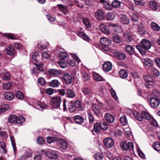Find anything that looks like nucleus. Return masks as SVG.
<instances>
[{
	"mask_svg": "<svg viewBox=\"0 0 160 160\" xmlns=\"http://www.w3.org/2000/svg\"><path fill=\"white\" fill-rule=\"evenodd\" d=\"M61 98L59 96L52 97L50 101V104L52 108H58L60 107L61 102Z\"/></svg>",
	"mask_w": 160,
	"mask_h": 160,
	"instance_id": "obj_1",
	"label": "nucleus"
},
{
	"mask_svg": "<svg viewBox=\"0 0 160 160\" xmlns=\"http://www.w3.org/2000/svg\"><path fill=\"white\" fill-rule=\"evenodd\" d=\"M150 104L153 108H155L158 106L160 101L159 98H151L150 99Z\"/></svg>",
	"mask_w": 160,
	"mask_h": 160,
	"instance_id": "obj_2",
	"label": "nucleus"
},
{
	"mask_svg": "<svg viewBox=\"0 0 160 160\" xmlns=\"http://www.w3.org/2000/svg\"><path fill=\"white\" fill-rule=\"evenodd\" d=\"M103 142L104 145L108 148L112 147L114 145L113 140L109 138H105L103 140Z\"/></svg>",
	"mask_w": 160,
	"mask_h": 160,
	"instance_id": "obj_3",
	"label": "nucleus"
},
{
	"mask_svg": "<svg viewBox=\"0 0 160 160\" xmlns=\"http://www.w3.org/2000/svg\"><path fill=\"white\" fill-rule=\"evenodd\" d=\"M140 44L142 48L146 50L149 49L151 46L150 42L146 39H142L141 42Z\"/></svg>",
	"mask_w": 160,
	"mask_h": 160,
	"instance_id": "obj_4",
	"label": "nucleus"
},
{
	"mask_svg": "<svg viewBox=\"0 0 160 160\" xmlns=\"http://www.w3.org/2000/svg\"><path fill=\"white\" fill-rule=\"evenodd\" d=\"M121 148L122 150L125 151H127L128 149L130 150L132 149L133 148V144L131 142H129L128 143H127L125 142H123L122 143Z\"/></svg>",
	"mask_w": 160,
	"mask_h": 160,
	"instance_id": "obj_5",
	"label": "nucleus"
},
{
	"mask_svg": "<svg viewBox=\"0 0 160 160\" xmlns=\"http://www.w3.org/2000/svg\"><path fill=\"white\" fill-rule=\"evenodd\" d=\"M95 16L98 20H103L105 17V14L102 10L98 9L96 11Z\"/></svg>",
	"mask_w": 160,
	"mask_h": 160,
	"instance_id": "obj_6",
	"label": "nucleus"
},
{
	"mask_svg": "<svg viewBox=\"0 0 160 160\" xmlns=\"http://www.w3.org/2000/svg\"><path fill=\"white\" fill-rule=\"evenodd\" d=\"M82 92L84 94L92 97L93 94L92 89L90 87H85L82 88Z\"/></svg>",
	"mask_w": 160,
	"mask_h": 160,
	"instance_id": "obj_7",
	"label": "nucleus"
},
{
	"mask_svg": "<svg viewBox=\"0 0 160 160\" xmlns=\"http://www.w3.org/2000/svg\"><path fill=\"white\" fill-rule=\"evenodd\" d=\"M46 155L49 158L55 159L58 158V154L54 151H47L46 153Z\"/></svg>",
	"mask_w": 160,
	"mask_h": 160,
	"instance_id": "obj_8",
	"label": "nucleus"
},
{
	"mask_svg": "<svg viewBox=\"0 0 160 160\" xmlns=\"http://www.w3.org/2000/svg\"><path fill=\"white\" fill-rule=\"evenodd\" d=\"M100 42L103 46L108 47L111 45L112 41L108 38L103 37L100 39Z\"/></svg>",
	"mask_w": 160,
	"mask_h": 160,
	"instance_id": "obj_9",
	"label": "nucleus"
},
{
	"mask_svg": "<svg viewBox=\"0 0 160 160\" xmlns=\"http://www.w3.org/2000/svg\"><path fill=\"white\" fill-rule=\"evenodd\" d=\"M63 80L64 82L67 84H70L72 83V76L68 73L65 74L63 76Z\"/></svg>",
	"mask_w": 160,
	"mask_h": 160,
	"instance_id": "obj_10",
	"label": "nucleus"
},
{
	"mask_svg": "<svg viewBox=\"0 0 160 160\" xmlns=\"http://www.w3.org/2000/svg\"><path fill=\"white\" fill-rule=\"evenodd\" d=\"M77 33L78 37H80L84 40L88 42L90 41V38L85 33L82 32L78 31L77 32Z\"/></svg>",
	"mask_w": 160,
	"mask_h": 160,
	"instance_id": "obj_11",
	"label": "nucleus"
},
{
	"mask_svg": "<svg viewBox=\"0 0 160 160\" xmlns=\"http://www.w3.org/2000/svg\"><path fill=\"white\" fill-rule=\"evenodd\" d=\"M138 27V32L142 36L146 34V31L144 28L143 24L141 22L137 25Z\"/></svg>",
	"mask_w": 160,
	"mask_h": 160,
	"instance_id": "obj_12",
	"label": "nucleus"
},
{
	"mask_svg": "<svg viewBox=\"0 0 160 160\" xmlns=\"http://www.w3.org/2000/svg\"><path fill=\"white\" fill-rule=\"evenodd\" d=\"M112 65L110 62H107L104 63L102 66L104 71L108 72L110 71L112 69Z\"/></svg>",
	"mask_w": 160,
	"mask_h": 160,
	"instance_id": "obj_13",
	"label": "nucleus"
},
{
	"mask_svg": "<svg viewBox=\"0 0 160 160\" xmlns=\"http://www.w3.org/2000/svg\"><path fill=\"white\" fill-rule=\"evenodd\" d=\"M92 109L94 113L97 116L99 115L100 113V108L96 104L94 103L92 104Z\"/></svg>",
	"mask_w": 160,
	"mask_h": 160,
	"instance_id": "obj_14",
	"label": "nucleus"
},
{
	"mask_svg": "<svg viewBox=\"0 0 160 160\" xmlns=\"http://www.w3.org/2000/svg\"><path fill=\"white\" fill-rule=\"evenodd\" d=\"M0 152L3 154H5L7 152L6 144L2 141H0Z\"/></svg>",
	"mask_w": 160,
	"mask_h": 160,
	"instance_id": "obj_15",
	"label": "nucleus"
},
{
	"mask_svg": "<svg viewBox=\"0 0 160 160\" xmlns=\"http://www.w3.org/2000/svg\"><path fill=\"white\" fill-rule=\"evenodd\" d=\"M104 117L106 120L110 123L113 122L115 119L113 115L108 113H106Z\"/></svg>",
	"mask_w": 160,
	"mask_h": 160,
	"instance_id": "obj_16",
	"label": "nucleus"
},
{
	"mask_svg": "<svg viewBox=\"0 0 160 160\" xmlns=\"http://www.w3.org/2000/svg\"><path fill=\"white\" fill-rule=\"evenodd\" d=\"M57 6H58L60 11L62 12L65 14H66L68 12V7L62 4H58L57 5Z\"/></svg>",
	"mask_w": 160,
	"mask_h": 160,
	"instance_id": "obj_17",
	"label": "nucleus"
},
{
	"mask_svg": "<svg viewBox=\"0 0 160 160\" xmlns=\"http://www.w3.org/2000/svg\"><path fill=\"white\" fill-rule=\"evenodd\" d=\"M113 54L117 58L120 60L125 59L126 57L125 54L122 52H114Z\"/></svg>",
	"mask_w": 160,
	"mask_h": 160,
	"instance_id": "obj_18",
	"label": "nucleus"
},
{
	"mask_svg": "<svg viewBox=\"0 0 160 160\" xmlns=\"http://www.w3.org/2000/svg\"><path fill=\"white\" fill-rule=\"evenodd\" d=\"M81 72L82 78L84 81H87L89 80L90 78V75L87 72L82 70Z\"/></svg>",
	"mask_w": 160,
	"mask_h": 160,
	"instance_id": "obj_19",
	"label": "nucleus"
},
{
	"mask_svg": "<svg viewBox=\"0 0 160 160\" xmlns=\"http://www.w3.org/2000/svg\"><path fill=\"white\" fill-rule=\"evenodd\" d=\"M73 119L76 123L79 124H82L84 121L83 118L79 115L75 116Z\"/></svg>",
	"mask_w": 160,
	"mask_h": 160,
	"instance_id": "obj_20",
	"label": "nucleus"
},
{
	"mask_svg": "<svg viewBox=\"0 0 160 160\" xmlns=\"http://www.w3.org/2000/svg\"><path fill=\"white\" fill-rule=\"evenodd\" d=\"M74 58L75 59H73L72 60H69V61H68L69 64L72 67H74L76 65V61L77 62L80 61V59L77 56H75Z\"/></svg>",
	"mask_w": 160,
	"mask_h": 160,
	"instance_id": "obj_21",
	"label": "nucleus"
},
{
	"mask_svg": "<svg viewBox=\"0 0 160 160\" xmlns=\"http://www.w3.org/2000/svg\"><path fill=\"white\" fill-rule=\"evenodd\" d=\"M120 77L122 79L126 78L128 76V73L126 70L121 69L119 71Z\"/></svg>",
	"mask_w": 160,
	"mask_h": 160,
	"instance_id": "obj_22",
	"label": "nucleus"
},
{
	"mask_svg": "<svg viewBox=\"0 0 160 160\" xmlns=\"http://www.w3.org/2000/svg\"><path fill=\"white\" fill-rule=\"evenodd\" d=\"M59 142V146L60 148L65 149L67 148L68 144L66 140L63 139H60Z\"/></svg>",
	"mask_w": 160,
	"mask_h": 160,
	"instance_id": "obj_23",
	"label": "nucleus"
},
{
	"mask_svg": "<svg viewBox=\"0 0 160 160\" xmlns=\"http://www.w3.org/2000/svg\"><path fill=\"white\" fill-rule=\"evenodd\" d=\"M150 74L153 77H158L160 76L159 72L156 69L152 68L150 70Z\"/></svg>",
	"mask_w": 160,
	"mask_h": 160,
	"instance_id": "obj_24",
	"label": "nucleus"
},
{
	"mask_svg": "<svg viewBox=\"0 0 160 160\" xmlns=\"http://www.w3.org/2000/svg\"><path fill=\"white\" fill-rule=\"evenodd\" d=\"M125 50L126 52L129 54H132L134 52L133 47L130 45H128L125 46Z\"/></svg>",
	"mask_w": 160,
	"mask_h": 160,
	"instance_id": "obj_25",
	"label": "nucleus"
},
{
	"mask_svg": "<svg viewBox=\"0 0 160 160\" xmlns=\"http://www.w3.org/2000/svg\"><path fill=\"white\" fill-rule=\"evenodd\" d=\"M112 38L113 41L117 43H119L122 41L121 37L117 34H113Z\"/></svg>",
	"mask_w": 160,
	"mask_h": 160,
	"instance_id": "obj_26",
	"label": "nucleus"
},
{
	"mask_svg": "<svg viewBox=\"0 0 160 160\" xmlns=\"http://www.w3.org/2000/svg\"><path fill=\"white\" fill-rule=\"evenodd\" d=\"M100 28L104 34H108L110 33L109 31L107 29V26L104 24H101Z\"/></svg>",
	"mask_w": 160,
	"mask_h": 160,
	"instance_id": "obj_27",
	"label": "nucleus"
},
{
	"mask_svg": "<svg viewBox=\"0 0 160 160\" xmlns=\"http://www.w3.org/2000/svg\"><path fill=\"white\" fill-rule=\"evenodd\" d=\"M120 20L123 24H128L129 23V19L125 15H122Z\"/></svg>",
	"mask_w": 160,
	"mask_h": 160,
	"instance_id": "obj_28",
	"label": "nucleus"
},
{
	"mask_svg": "<svg viewBox=\"0 0 160 160\" xmlns=\"http://www.w3.org/2000/svg\"><path fill=\"white\" fill-rule=\"evenodd\" d=\"M60 84L58 80L54 79L52 80L49 83V85L50 86L53 88L58 87Z\"/></svg>",
	"mask_w": 160,
	"mask_h": 160,
	"instance_id": "obj_29",
	"label": "nucleus"
},
{
	"mask_svg": "<svg viewBox=\"0 0 160 160\" xmlns=\"http://www.w3.org/2000/svg\"><path fill=\"white\" fill-rule=\"evenodd\" d=\"M48 72L50 75L55 76H57L60 74V72L57 70L54 69L49 70Z\"/></svg>",
	"mask_w": 160,
	"mask_h": 160,
	"instance_id": "obj_30",
	"label": "nucleus"
},
{
	"mask_svg": "<svg viewBox=\"0 0 160 160\" xmlns=\"http://www.w3.org/2000/svg\"><path fill=\"white\" fill-rule=\"evenodd\" d=\"M6 51L7 54L11 56L13 55L15 52L14 49L12 46H9L7 47Z\"/></svg>",
	"mask_w": 160,
	"mask_h": 160,
	"instance_id": "obj_31",
	"label": "nucleus"
},
{
	"mask_svg": "<svg viewBox=\"0 0 160 160\" xmlns=\"http://www.w3.org/2000/svg\"><path fill=\"white\" fill-rule=\"evenodd\" d=\"M66 96L69 98H73L75 96L74 92L71 89H68L66 92Z\"/></svg>",
	"mask_w": 160,
	"mask_h": 160,
	"instance_id": "obj_32",
	"label": "nucleus"
},
{
	"mask_svg": "<svg viewBox=\"0 0 160 160\" xmlns=\"http://www.w3.org/2000/svg\"><path fill=\"white\" fill-rule=\"evenodd\" d=\"M141 115L142 118H143L147 120H149L151 119V117L149 114L145 111H142L141 112Z\"/></svg>",
	"mask_w": 160,
	"mask_h": 160,
	"instance_id": "obj_33",
	"label": "nucleus"
},
{
	"mask_svg": "<svg viewBox=\"0 0 160 160\" xmlns=\"http://www.w3.org/2000/svg\"><path fill=\"white\" fill-rule=\"evenodd\" d=\"M4 96L5 98L8 100H11L14 98L13 94L11 92H6L4 93Z\"/></svg>",
	"mask_w": 160,
	"mask_h": 160,
	"instance_id": "obj_34",
	"label": "nucleus"
},
{
	"mask_svg": "<svg viewBox=\"0 0 160 160\" xmlns=\"http://www.w3.org/2000/svg\"><path fill=\"white\" fill-rule=\"evenodd\" d=\"M144 80L148 82L151 83V85L153 83V80L152 77L149 75H146L143 76Z\"/></svg>",
	"mask_w": 160,
	"mask_h": 160,
	"instance_id": "obj_35",
	"label": "nucleus"
},
{
	"mask_svg": "<svg viewBox=\"0 0 160 160\" xmlns=\"http://www.w3.org/2000/svg\"><path fill=\"white\" fill-rule=\"evenodd\" d=\"M149 5L150 8L154 10L157 9L158 7L157 4L154 1H151L150 2Z\"/></svg>",
	"mask_w": 160,
	"mask_h": 160,
	"instance_id": "obj_36",
	"label": "nucleus"
},
{
	"mask_svg": "<svg viewBox=\"0 0 160 160\" xmlns=\"http://www.w3.org/2000/svg\"><path fill=\"white\" fill-rule=\"evenodd\" d=\"M144 64L146 66L151 67L153 66V63L150 59L146 58L145 59Z\"/></svg>",
	"mask_w": 160,
	"mask_h": 160,
	"instance_id": "obj_37",
	"label": "nucleus"
},
{
	"mask_svg": "<svg viewBox=\"0 0 160 160\" xmlns=\"http://www.w3.org/2000/svg\"><path fill=\"white\" fill-rule=\"evenodd\" d=\"M17 116L12 115L9 116L8 119V122L11 123H16Z\"/></svg>",
	"mask_w": 160,
	"mask_h": 160,
	"instance_id": "obj_38",
	"label": "nucleus"
},
{
	"mask_svg": "<svg viewBox=\"0 0 160 160\" xmlns=\"http://www.w3.org/2000/svg\"><path fill=\"white\" fill-rule=\"evenodd\" d=\"M74 105H75V109H77L79 111H80L82 110L83 108L79 101H76L75 102Z\"/></svg>",
	"mask_w": 160,
	"mask_h": 160,
	"instance_id": "obj_39",
	"label": "nucleus"
},
{
	"mask_svg": "<svg viewBox=\"0 0 160 160\" xmlns=\"http://www.w3.org/2000/svg\"><path fill=\"white\" fill-rule=\"evenodd\" d=\"M9 108L8 104H3L0 107V113L4 112Z\"/></svg>",
	"mask_w": 160,
	"mask_h": 160,
	"instance_id": "obj_40",
	"label": "nucleus"
},
{
	"mask_svg": "<svg viewBox=\"0 0 160 160\" xmlns=\"http://www.w3.org/2000/svg\"><path fill=\"white\" fill-rule=\"evenodd\" d=\"M58 140V139L56 137L48 136L47 137V142L49 144L54 142Z\"/></svg>",
	"mask_w": 160,
	"mask_h": 160,
	"instance_id": "obj_41",
	"label": "nucleus"
},
{
	"mask_svg": "<svg viewBox=\"0 0 160 160\" xmlns=\"http://www.w3.org/2000/svg\"><path fill=\"white\" fill-rule=\"evenodd\" d=\"M10 138L14 152L16 153L17 150V148L16 147L15 142V141L14 138L13 136H11L10 137Z\"/></svg>",
	"mask_w": 160,
	"mask_h": 160,
	"instance_id": "obj_42",
	"label": "nucleus"
},
{
	"mask_svg": "<svg viewBox=\"0 0 160 160\" xmlns=\"http://www.w3.org/2000/svg\"><path fill=\"white\" fill-rule=\"evenodd\" d=\"M101 129L100 124L98 123H96L94 124L93 130L96 133L99 132Z\"/></svg>",
	"mask_w": 160,
	"mask_h": 160,
	"instance_id": "obj_43",
	"label": "nucleus"
},
{
	"mask_svg": "<svg viewBox=\"0 0 160 160\" xmlns=\"http://www.w3.org/2000/svg\"><path fill=\"white\" fill-rule=\"evenodd\" d=\"M34 64L36 66L38 69L41 71H44V69L43 67V64L39 62H34Z\"/></svg>",
	"mask_w": 160,
	"mask_h": 160,
	"instance_id": "obj_44",
	"label": "nucleus"
},
{
	"mask_svg": "<svg viewBox=\"0 0 160 160\" xmlns=\"http://www.w3.org/2000/svg\"><path fill=\"white\" fill-rule=\"evenodd\" d=\"M39 58V55L37 52L34 53L32 55V58L33 60V62H39L38 58Z\"/></svg>",
	"mask_w": 160,
	"mask_h": 160,
	"instance_id": "obj_45",
	"label": "nucleus"
},
{
	"mask_svg": "<svg viewBox=\"0 0 160 160\" xmlns=\"http://www.w3.org/2000/svg\"><path fill=\"white\" fill-rule=\"evenodd\" d=\"M151 27L154 30L159 31L160 30V27L156 23L152 22L151 23Z\"/></svg>",
	"mask_w": 160,
	"mask_h": 160,
	"instance_id": "obj_46",
	"label": "nucleus"
},
{
	"mask_svg": "<svg viewBox=\"0 0 160 160\" xmlns=\"http://www.w3.org/2000/svg\"><path fill=\"white\" fill-rule=\"evenodd\" d=\"M120 121L122 125H126L128 122L127 118L125 115H123L120 117Z\"/></svg>",
	"mask_w": 160,
	"mask_h": 160,
	"instance_id": "obj_47",
	"label": "nucleus"
},
{
	"mask_svg": "<svg viewBox=\"0 0 160 160\" xmlns=\"http://www.w3.org/2000/svg\"><path fill=\"white\" fill-rule=\"evenodd\" d=\"M83 22L87 28H90L91 27V24L89 20L87 18H84L83 20Z\"/></svg>",
	"mask_w": 160,
	"mask_h": 160,
	"instance_id": "obj_48",
	"label": "nucleus"
},
{
	"mask_svg": "<svg viewBox=\"0 0 160 160\" xmlns=\"http://www.w3.org/2000/svg\"><path fill=\"white\" fill-rule=\"evenodd\" d=\"M153 148L158 152L160 151V143L158 142H156L152 145Z\"/></svg>",
	"mask_w": 160,
	"mask_h": 160,
	"instance_id": "obj_49",
	"label": "nucleus"
},
{
	"mask_svg": "<svg viewBox=\"0 0 160 160\" xmlns=\"http://www.w3.org/2000/svg\"><path fill=\"white\" fill-rule=\"evenodd\" d=\"M103 7L106 9L109 10H112V5L108 1H107L103 5Z\"/></svg>",
	"mask_w": 160,
	"mask_h": 160,
	"instance_id": "obj_50",
	"label": "nucleus"
},
{
	"mask_svg": "<svg viewBox=\"0 0 160 160\" xmlns=\"http://www.w3.org/2000/svg\"><path fill=\"white\" fill-rule=\"evenodd\" d=\"M93 77L95 80L97 81H104L102 77L99 74L97 73H94Z\"/></svg>",
	"mask_w": 160,
	"mask_h": 160,
	"instance_id": "obj_51",
	"label": "nucleus"
},
{
	"mask_svg": "<svg viewBox=\"0 0 160 160\" xmlns=\"http://www.w3.org/2000/svg\"><path fill=\"white\" fill-rule=\"evenodd\" d=\"M25 120L24 117L20 116L18 117H17L16 123L18 124H21L24 122Z\"/></svg>",
	"mask_w": 160,
	"mask_h": 160,
	"instance_id": "obj_52",
	"label": "nucleus"
},
{
	"mask_svg": "<svg viewBox=\"0 0 160 160\" xmlns=\"http://www.w3.org/2000/svg\"><path fill=\"white\" fill-rule=\"evenodd\" d=\"M16 97L19 100H22L24 98V95L21 91H18L16 93Z\"/></svg>",
	"mask_w": 160,
	"mask_h": 160,
	"instance_id": "obj_53",
	"label": "nucleus"
},
{
	"mask_svg": "<svg viewBox=\"0 0 160 160\" xmlns=\"http://www.w3.org/2000/svg\"><path fill=\"white\" fill-rule=\"evenodd\" d=\"M59 55L62 60H64L68 57V53L64 52H60L59 54Z\"/></svg>",
	"mask_w": 160,
	"mask_h": 160,
	"instance_id": "obj_54",
	"label": "nucleus"
},
{
	"mask_svg": "<svg viewBox=\"0 0 160 160\" xmlns=\"http://www.w3.org/2000/svg\"><path fill=\"white\" fill-rule=\"evenodd\" d=\"M94 157L96 160H102L103 158V155L100 152L95 154Z\"/></svg>",
	"mask_w": 160,
	"mask_h": 160,
	"instance_id": "obj_55",
	"label": "nucleus"
},
{
	"mask_svg": "<svg viewBox=\"0 0 160 160\" xmlns=\"http://www.w3.org/2000/svg\"><path fill=\"white\" fill-rule=\"evenodd\" d=\"M115 15L113 13H108L106 15L107 19L108 20H112L114 19Z\"/></svg>",
	"mask_w": 160,
	"mask_h": 160,
	"instance_id": "obj_56",
	"label": "nucleus"
},
{
	"mask_svg": "<svg viewBox=\"0 0 160 160\" xmlns=\"http://www.w3.org/2000/svg\"><path fill=\"white\" fill-rule=\"evenodd\" d=\"M58 64L62 68H65L67 66V62L64 60H61V61L58 62Z\"/></svg>",
	"mask_w": 160,
	"mask_h": 160,
	"instance_id": "obj_57",
	"label": "nucleus"
},
{
	"mask_svg": "<svg viewBox=\"0 0 160 160\" xmlns=\"http://www.w3.org/2000/svg\"><path fill=\"white\" fill-rule=\"evenodd\" d=\"M120 2L118 1H114L112 3V9L113 8V7L115 8L119 7L120 6Z\"/></svg>",
	"mask_w": 160,
	"mask_h": 160,
	"instance_id": "obj_58",
	"label": "nucleus"
},
{
	"mask_svg": "<svg viewBox=\"0 0 160 160\" xmlns=\"http://www.w3.org/2000/svg\"><path fill=\"white\" fill-rule=\"evenodd\" d=\"M28 153H26L25 155H22L19 158V160H27V158L31 157L32 156V154L29 153L28 154Z\"/></svg>",
	"mask_w": 160,
	"mask_h": 160,
	"instance_id": "obj_59",
	"label": "nucleus"
},
{
	"mask_svg": "<svg viewBox=\"0 0 160 160\" xmlns=\"http://www.w3.org/2000/svg\"><path fill=\"white\" fill-rule=\"evenodd\" d=\"M11 83L9 82L4 83L3 84V89L6 90L9 89L11 88Z\"/></svg>",
	"mask_w": 160,
	"mask_h": 160,
	"instance_id": "obj_60",
	"label": "nucleus"
},
{
	"mask_svg": "<svg viewBox=\"0 0 160 160\" xmlns=\"http://www.w3.org/2000/svg\"><path fill=\"white\" fill-rule=\"evenodd\" d=\"M68 108L70 112H73L76 110L74 105L72 103H70L68 106Z\"/></svg>",
	"mask_w": 160,
	"mask_h": 160,
	"instance_id": "obj_61",
	"label": "nucleus"
},
{
	"mask_svg": "<svg viewBox=\"0 0 160 160\" xmlns=\"http://www.w3.org/2000/svg\"><path fill=\"white\" fill-rule=\"evenodd\" d=\"M110 92L113 98L115 100H118V97L117 95L116 92L114 91V90L113 88H112L110 89Z\"/></svg>",
	"mask_w": 160,
	"mask_h": 160,
	"instance_id": "obj_62",
	"label": "nucleus"
},
{
	"mask_svg": "<svg viewBox=\"0 0 160 160\" xmlns=\"http://www.w3.org/2000/svg\"><path fill=\"white\" fill-rule=\"evenodd\" d=\"M101 129L103 130H106L108 128V125L107 122H104L100 124Z\"/></svg>",
	"mask_w": 160,
	"mask_h": 160,
	"instance_id": "obj_63",
	"label": "nucleus"
},
{
	"mask_svg": "<svg viewBox=\"0 0 160 160\" xmlns=\"http://www.w3.org/2000/svg\"><path fill=\"white\" fill-rule=\"evenodd\" d=\"M133 115L134 117L138 121H142V120L143 119L142 117V116H141L140 114L138 113V112H136L134 113Z\"/></svg>",
	"mask_w": 160,
	"mask_h": 160,
	"instance_id": "obj_64",
	"label": "nucleus"
}]
</instances>
